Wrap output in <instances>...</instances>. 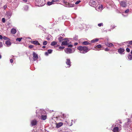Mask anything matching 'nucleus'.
<instances>
[{
    "instance_id": "f257e3e1",
    "label": "nucleus",
    "mask_w": 132,
    "mask_h": 132,
    "mask_svg": "<svg viewBox=\"0 0 132 132\" xmlns=\"http://www.w3.org/2000/svg\"><path fill=\"white\" fill-rule=\"evenodd\" d=\"M77 49L80 51V53L83 54L89 51L88 47L85 46H79L77 47Z\"/></svg>"
},
{
    "instance_id": "f03ea898",
    "label": "nucleus",
    "mask_w": 132,
    "mask_h": 132,
    "mask_svg": "<svg viewBox=\"0 0 132 132\" xmlns=\"http://www.w3.org/2000/svg\"><path fill=\"white\" fill-rule=\"evenodd\" d=\"M89 4L90 6L94 7H96L97 6V5L96 4L95 0H90Z\"/></svg>"
},
{
    "instance_id": "7ed1b4c3",
    "label": "nucleus",
    "mask_w": 132,
    "mask_h": 132,
    "mask_svg": "<svg viewBox=\"0 0 132 132\" xmlns=\"http://www.w3.org/2000/svg\"><path fill=\"white\" fill-rule=\"evenodd\" d=\"M33 59L35 61L38 58V55L37 54L34 52H33Z\"/></svg>"
},
{
    "instance_id": "20e7f679",
    "label": "nucleus",
    "mask_w": 132,
    "mask_h": 132,
    "mask_svg": "<svg viewBox=\"0 0 132 132\" xmlns=\"http://www.w3.org/2000/svg\"><path fill=\"white\" fill-rule=\"evenodd\" d=\"M66 63L68 65L67 67H70L71 66V62L70 61V60L69 59H67L66 60Z\"/></svg>"
},
{
    "instance_id": "39448f33",
    "label": "nucleus",
    "mask_w": 132,
    "mask_h": 132,
    "mask_svg": "<svg viewBox=\"0 0 132 132\" xmlns=\"http://www.w3.org/2000/svg\"><path fill=\"white\" fill-rule=\"evenodd\" d=\"M120 6L122 7H126V2L124 1H121L120 2Z\"/></svg>"
},
{
    "instance_id": "423d86ee",
    "label": "nucleus",
    "mask_w": 132,
    "mask_h": 132,
    "mask_svg": "<svg viewBox=\"0 0 132 132\" xmlns=\"http://www.w3.org/2000/svg\"><path fill=\"white\" fill-rule=\"evenodd\" d=\"M65 52L67 53H72V50L71 48H67L65 50Z\"/></svg>"
},
{
    "instance_id": "0eeeda50",
    "label": "nucleus",
    "mask_w": 132,
    "mask_h": 132,
    "mask_svg": "<svg viewBox=\"0 0 132 132\" xmlns=\"http://www.w3.org/2000/svg\"><path fill=\"white\" fill-rule=\"evenodd\" d=\"M37 121L36 119H34L32 120L31 122V124L32 126H34L37 125Z\"/></svg>"
},
{
    "instance_id": "6e6552de",
    "label": "nucleus",
    "mask_w": 132,
    "mask_h": 132,
    "mask_svg": "<svg viewBox=\"0 0 132 132\" xmlns=\"http://www.w3.org/2000/svg\"><path fill=\"white\" fill-rule=\"evenodd\" d=\"M31 43L32 44L35 45H40V44L38 42L37 40H35L33 41H31Z\"/></svg>"
},
{
    "instance_id": "1a4fd4ad",
    "label": "nucleus",
    "mask_w": 132,
    "mask_h": 132,
    "mask_svg": "<svg viewBox=\"0 0 132 132\" xmlns=\"http://www.w3.org/2000/svg\"><path fill=\"white\" fill-rule=\"evenodd\" d=\"M105 45L109 47H111L114 46V45L113 44L108 42L106 43Z\"/></svg>"
},
{
    "instance_id": "9d476101",
    "label": "nucleus",
    "mask_w": 132,
    "mask_h": 132,
    "mask_svg": "<svg viewBox=\"0 0 132 132\" xmlns=\"http://www.w3.org/2000/svg\"><path fill=\"white\" fill-rule=\"evenodd\" d=\"M63 125V123L62 122H59L58 123H56V127L57 128H58L61 127Z\"/></svg>"
},
{
    "instance_id": "9b49d317",
    "label": "nucleus",
    "mask_w": 132,
    "mask_h": 132,
    "mask_svg": "<svg viewBox=\"0 0 132 132\" xmlns=\"http://www.w3.org/2000/svg\"><path fill=\"white\" fill-rule=\"evenodd\" d=\"M11 32L12 34H14L16 33V30L15 29L13 28L11 29Z\"/></svg>"
},
{
    "instance_id": "f8f14e48",
    "label": "nucleus",
    "mask_w": 132,
    "mask_h": 132,
    "mask_svg": "<svg viewBox=\"0 0 132 132\" xmlns=\"http://www.w3.org/2000/svg\"><path fill=\"white\" fill-rule=\"evenodd\" d=\"M11 43L9 41H7L5 42V44L8 46H9L11 45Z\"/></svg>"
},
{
    "instance_id": "ddd939ff",
    "label": "nucleus",
    "mask_w": 132,
    "mask_h": 132,
    "mask_svg": "<svg viewBox=\"0 0 132 132\" xmlns=\"http://www.w3.org/2000/svg\"><path fill=\"white\" fill-rule=\"evenodd\" d=\"M124 51L123 49L120 48L118 50V51L119 53L121 54Z\"/></svg>"
},
{
    "instance_id": "4468645a",
    "label": "nucleus",
    "mask_w": 132,
    "mask_h": 132,
    "mask_svg": "<svg viewBox=\"0 0 132 132\" xmlns=\"http://www.w3.org/2000/svg\"><path fill=\"white\" fill-rule=\"evenodd\" d=\"M119 128L117 127H115L113 128V131L114 132H117L118 131Z\"/></svg>"
},
{
    "instance_id": "2eb2a0df",
    "label": "nucleus",
    "mask_w": 132,
    "mask_h": 132,
    "mask_svg": "<svg viewBox=\"0 0 132 132\" xmlns=\"http://www.w3.org/2000/svg\"><path fill=\"white\" fill-rule=\"evenodd\" d=\"M82 44L84 45H86L90 44V43L87 41H84L82 43Z\"/></svg>"
},
{
    "instance_id": "dca6fc26",
    "label": "nucleus",
    "mask_w": 132,
    "mask_h": 132,
    "mask_svg": "<svg viewBox=\"0 0 132 132\" xmlns=\"http://www.w3.org/2000/svg\"><path fill=\"white\" fill-rule=\"evenodd\" d=\"M47 116H46L42 115L41 116V119L42 120H45L46 119Z\"/></svg>"
},
{
    "instance_id": "f3484780",
    "label": "nucleus",
    "mask_w": 132,
    "mask_h": 132,
    "mask_svg": "<svg viewBox=\"0 0 132 132\" xmlns=\"http://www.w3.org/2000/svg\"><path fill=\"white\" fill-rule=\"evenodd\" d=\"M63 4L66 6L68 7L69 6V3L67 2L64 1H63Z\"/></svg>"
},
{
    "instance_id": "a211bd4d",
    "label": "nucleus",
    "mask_w": 132,
    "mask_h": 132,
    "mask_svg": "<svg viewBox=\"0 0 132 132\" xmlns=\"http://www.w3.org/2000/svg\"><path fill=\"white\" fill-rule=\"evenodd\" d=\"M68 44V42L67 41H65L62 42L61 45H67Z\"/></svg>"
},
{
    "instance_id": "6ab92c4d",
    "label": "nucleus",
    "mask_w": 132,
    "mask_h": 132,
    "mask_svg": "<svg viewBox=\"0 0 132 132\" xmlns=\"http://www.w3.org/2000/svg\"><path fill=\"white\" fill-rule=\"evenodd\" d=\"M57 43L53 41L51 43V45L52 46H54L57 44Z\"/></svg>"
},
{
    "instance_id": "aec40b11",
    "label": "nucleus",
    "mask_w": 132,
    "mask_h": 132,
    "mask_svg": "<svg viewBox=\"0 0 132 132\" xmlns=\"http://www.w3.org/2000/svg\"><path fill=\"white\" fill-rule=\"evenodd\" d=\"M47 4L48 5H50L53 4V2L52 1L51 2H47Z\"/></svg>"
},
{
    "instance_id": "412c9836",
    "label": "nucleus",
    "mask_w": 132,
    "mask_h": 132,
    "mask_svg": "<svg viewBox=\"0 0 132 132\" xmlns=\"http://www.w3.org/2000/svg\"><path fill=\"white\" fill-rule=\"evenodd\" d=\"M98 40V39H94L91 40V42L92 43H94L97 42Z\"/></svg>"
},
{
    "instance_id": "4be33fe9",
    "label": "nucleus",
    "mask_w": 132,
    "mask_h": 132,
    "mask_svg": "<svg viewBox=\"0 0 132 132\" xmlns=\"http://www.w3.org/2000/svg\"><path fill=\"white\" fill-rule=\"evenodd\" d=\"M63 39V38L61 37H60L58 38V40L60 42H61L62 40Z\"/></svg>"
},
{
    "instance_id": "5701e85b",
    "label": "nucleus",
    "mask_w": 132,
    "mask_h": 132,
    "mask_svg": "<svg viewBox=\"0 0 132 132\" xmlns=\"http://www.w3.org/2000/svg\"><path fill=\"white\" fill-rule=\"evenodd\" d=\"M22 39V38H17L16 39V41H18L19 42H20L21 40Z\"/></svg>"
},
{
    "instance_id": "b1692460",
    "label": "nucleus",
    "mask_w": 132,
    "mask_h": 132,
    "mask_svg": "<svg viewBox=\"0 0 132 132\" xmlns=\"http://www.w3.org/2000/svg\"><path fill=\"white\" fill-rule=\"evenodd\" d=\"M128 58L130 60H132V55H130L128 56Z\"/></svg>"
},
{
    "instance_id": "393cba45",
    "label": "nucleus",
    "mask_w": 132,
    "mask_h": 132,
    "mask_svg": "<svg viewBox=\"0 0 132 132\" xmlns=\"http://www.w3.org/2000/svg\"><path fill=\"white\" fill-rule=\"evenodd\" d=\"M47 44V42L45 40L43 42V45H46Z\"/></svg>"
},
{
    "instance_id": "a878e982",
    "label": "nucleus",
    "mask_w": 132,
    "mask_h": 132,
    "mask_svg": "<svg viewBox=\"0 0 132 132\" xmlns=\"http://www.w3.org/2000/svg\"><path fill=\"white\" fill-rule=\"evenodd\" d=\"M52 50H47V52L48 54H50L52 53Z\"/></svg>"
},
{
    "instance_id": "bb28decb",
    "label": "nucleus",
    "mask_w": 132,
    "mask_h": 132,
    "mask_svg": "<svg viewBox=\"0 0 132 132\" xmlns=\"http://www.w3.org/2000/svg\"><path fill=\"white\" fill-rule=\"evenodd\" d=\"M103 5H101L98 7V9L100 10H102L103 9Z\"/></svg>"
},
{
    "instance_id": "cd10ccee",
    "label": "nucleus",
    "mask_w": 132,
    "mask_h": 132,
    "mask_svg": "<svg viewBox=\"0 0 132 132\" xmlns=\"http://www.w3.org/2000/svg\"><path fill=\"white\" fill-rule=\"evenodd\" d=\"M81 2V1L79 0L77 1L75 3V4L76 5L78 4Z\"/></svg>"
},
{
    "instance_id": "c85d7f7f",
    "label": "nucleus",
    "mask_w": 132,
    "mask_h": 132,
    "mask_svg": "<svg viewBox=\"0 0 132 132\" xmlns=\"http://www.w3.org/2000/svg\"><path fill=\"white\" fill-rule=\"evenodd\" d=\"M98 25L99 27H101V26H103V23H101L99 24H98Z\"/></svg>"
},
{
    "instance_id": "c756f323",
    "label": "nucleus",
    "mask_w": 132,
    "mask_h": 132,
    "mask_svg": "<svg viewBox=\"0 0 132 132\" xmlns=\"http://www.w3.org/2000/svg\"><path fill=\"white\" fill-rule=\"evenodd\" d=\"M129 121H128L127 122V123H126L125 124V126H126V127H128V126L129 125Z\"/></svg>"
},
{
    "instance_id": "7c9ffc66",
    "label": "nucleus",
    "mask_w": 132,
    "mask_h": 132,
    "mask_svg": "<svg viewBox=\"0 0 132 132\" xmlns=\"http://www.w3.org/2000/svg\"><path fill=\"white\" fill-rule=\"evenodd\" d=\"M2 22L4 23L5 22V19L4 18H3L2 19Z\"/></svg>"
},
{
    "instance_id": "2f4dec72",
    "label": "nucleus",
    "mask_w": 132,
    "mask_h": 132,
    "mask_svg": "<svg viewBox=\"0 0 132 132\" xmlns=\"http://www.w3.org/2000/svg\"><path fill=\"white\" fill-rule=\"evenodd\" d=\"M101 47L100 45H98L96 46V47L98 48H100Z\"/></svg>"
},
{
    "instance_id": "473e14b6",
    "label": "nucleus",
    "mask_w": 132,
    "mask_h": 132,
    "mask_svg": "<svg viewBox=\"0 0 132 132\" xmlns=\"http://www.w3.org/2000/svg\"><path fill=\"white\" fill-rule=\"evenodd\" d=\"M128 42L129 44L132 45V40L128 41Z\"/></svg>"
},
{
    "instance_id": "72a5a7b5",
    "label": "nucleus",
    "mask_w": 132,
    "mask_h": 132,
    "mask_svg": "<svg viewBox=\"0 0 132 132\" xmlns=\"http://www.w3.org/2000/svg\"><path fill=\"white\" fill-rule=\"evenodd\" d=\"M34 47V46L32 45H30L29 46V48H32Z\"/></svg>"
},
{
    "instance_id": "f704fd0d",
    "label": "nucleus",
    "mask_w": 132,
    "mask_h": 132,
    "mask_svg": "<svg viewBox=\"0 0 132 132\" xmlns=\"http://www.w3.org/2000/svg\"><path fill=\"white\" fill-rule=\"evenodd\" d=\"M129 9H127L125 11V13H127L129 12Z\"/></svg>"
},
{
    "instance_id": "c9c22d12",
    "label": "nucleus",
    "mask_w": 132,
    "mask_h": 132,
    "mask_svg": "<svg viewBox=\"0 0 132 132\" xmlns=\"http://www.w3.org/2000/svg\"><path fill=\"white\" fill-rule=\"evenodd\" d=\"M59 0H52V2H56L58 1H59Z\"/></svg>"
},
{
    "instance_id": "e433bc0d",
    "label": "nucleus",
    "mask_w": 132,
    "mask_h": 132,
    "mask_svg": "<svg viewBox=\"0 0 132 132\" xmlns=\"http://www.w3.org/2000/svg\"><path fill=\"white\" fill-rule=\"evenodd\" d=\"M64 48V47L60 46L59 47V49L60 50H63Z\"/></svg>"
},
{
    "instance_id": "4c0bfd02",
    "label": "nucleus",
    "mask_w": 132,
    "mask_h": 132,
    "mask_svg": "<svg viewBox=\"0 0 132 132\" xmlns=\"http://www.w3.org/2000/svg\"><path fill=\"white\" fill-rule=\"evenodd\" d=\"M126 51L127 52H130V49L128 48H127L126 49Z\"/></svg>"
},
{
    "instance_id": "58836bf2",
    "label": "nucleus",
    "mask_w": 132,
    "mask_h": 132,
    "mask_svg": "<svg viewBox=\"0 0 132 132\" xmlns=\"http://www.w3.org/2000/svg\"><path fill=\"white\" fill-rule=\"evenodd\" d=\"M3 44L2 42H0V47H1L2 46Z\"/></svg>"
},
{
    "instance_id": "ea45409f",
    "label": "nucleus",
    "mask_w": 132,
    "mask_h": 132,
    "mask_svg": "<svg viewBox=\"0 0 132 132\" xmlns=\"http://www.w3.org/2000/svg\"><path fill=\"white\" fill-rule=\"evenodd\" d=\"M7 6L6 5H5L3 7L4 9H5L7 7Z\"/></svg>"
},
{
    "instance_id": "a19ab883",
    "label": "nucleus",
    "mask_w": 132,
    "mask_h": 132,
    "mask_svg": "<svg viewBox=\"0 0 132 132\" xmlns=\"http://www.w3.org/2000/svg\"><path fill=\"white\" fill-rule=\"evenodd\" d=\"M72 45L71 44H70L68 45V47H72Z\"/></svg>"
},
{
    "instance_id": "79ce46f5",
    "label": "nucleus",
    "mask_w": 132,
    "mask_h": 132,
    "mask_svg": "<svg viewBox=\"0 0 132 132\" xmlns=\"http://www.w3.org/2000/svg\"><path fill=\"white\" fill-rule=\"evenodd\" d=\"M3 39L5 40H6L8 38L5 36L3 37Z\"/></svg>"
},
{
    "instance_id": "37998d69",
    "label": "nucleus",
    "mask_w": 132,
    "mask_h": 132,
    "mask_svg": "<svg viewBox=\"0 0 132 132\" xmlns=\"http://www.w3.org/2000/svg\"><path fill=\"white\" fill-rule=\"evenodd\" d=\"M10 61L11 63H12L13 62V60L12 59H11L10 60Z\"/></svg>"
},
{
    "instance_id": "c03bdc74",
    "label": "nucleus",
    "mask_w": 132,
    "mask_h": 132,
    "mask_svg": "<svg viewBox=\"0 0 132 132\" xmlns=\"http://www.w3.org/2000/svg\"><path fill=\"white\" fill-rule=\"evenodd\" d=\"M105 50L106 51H108L109 50L108 48H106L105 49Z\"/></svg>"
},
{
    "instance_id": "a18cd8bd",
    "label": "nucleus",
    "mask_w": 132,
    "mask_h": 132,
    "mask_svg": "<svg viewBox=\"0 0 132 132\" xmlns=\"http://www.w3.org/2000/svg\"><path fill=\"white\" fill-rule=\"evenodd\" d=\"M48 52H46L45 53V54L46 55H48Z\"/></svg>"
},
{
    "instance_id": "49530a36",
    "label": "nucleus",
    "mask_w": 132,
    "mask_h": 132,
    "mask_svg": "<svg viewBox=\"0 0 132 132\" xmlns=\"http://www.w3.org/2000/svg\"><path fill=\"white\" fill-rule=\"evenodd\" d=\"M3 38L2 36L1 35H0V39H2Z\"/></svg>"
},
{
    "instance_id": "de8ad7c7",
    "label": "nucleus",
    "mask_w": 132,
    "mask_h": 132,
    "mask_svg": "<svg viewBox=\"0 0 132 132\" xmlns=\"http://www.w3.org/2000/svg\"><path fill=\"white\" fill-rule=\"evenodd\" d=\"M78 44V43H77L76 42V43H75L74 45H77Z\"/></svg>"
},
{
    "instance_id": "09e8293b",
    "label": "nucleus",
    "mask_w": 132,
    "mask_h": 132,
    "mask_svg": "<svg viewBox=\"0 0 132 132\" xmlns=\"http://www.w3.org/2000/svg\"><path fill=\"white\" fill-rule=\"evenodd\" d=\"M111 28H112L113 29H114V28H115V27L114 26H111Z\"/></svg>"
},
{
    "instance_id": "8fccbe9b",
    "label": "nucleus",
    "mask_w": 132,
    "mask_h": 132,
    "mask_svg": "<svg viewBox=\"0 0 132 132\" xmlns=\"http://www.w3.org/2000/svg\"><path fill=\"white\" fill-rule=\"evenodd\" d=\"M23 1V2H27V0H22Z\"/></svg>"
},
{
    "instance_id": "3c124183",
    "label": "nucleus",
    "mask_w": 132,
    "mask_h": 132,
    "mask_svg": "<svg viewBox=\"0 0 132 132\" xmlns=\"http://www.w3.org/2000/svg\"><path fill=\"white\" fill-rule=\"evenodd\" d=\"M7 14H8V13ZM7 16H8L10 17L9 18H10V17L11 15H10V14H7Z\"/></svg>"
},
{
    "instance_id": "603ef678",
    "label": "nucleus",
    "mask_w": 132,
    "mask_h": 132,
    "mask_svg": "<svg viewBox=\"0 0 132 132\" xmlns=\"http://www.w3.org/2000/svg\"><path fill=\"white\" fill-rule=\"evenodd\" d=\"M46 47V46H42V48H45Z\"/></svg>"
},
{
    "instance_id": "864d4df0",
    "label": "nucleus",
    "mask_w": 132,
    "mask_h": 132,
    "mask_svg": "<svg viewBox=\"0 0 132 132\" xmlns=\"http://www.w3.org/2000/svg\"><path fill=\"white\" fill-rule=\"evenodd\" d=\"M63 116L64 118H65V116H64V114H63Z\"/></svg>"
},
{
    "instance_id": "5fc2aeb1",
    "label": "nucleus",
    "mask_w": 132,
    "mask_h": 132,
    "mask_svg": "<svg viewBox=\"0 0 132 132\" xmlns=\"http://www.w3.org/2000/svg\"><path fill=\"white\" fill-rule=\"evenodd\" d=\"M1 55H0V59H1Z\"/></svg>"
},
{
    "instance_id": "6e6d98bb",
    "label": "nucleus",
    "mask_w": 132,
    "mask_h": 132,
    "mask_svg": "<svg viewBox=\"0 0 132 132\" xmlns=\"http://www.w3.org/2000/svg\"><path fill=\"white\" fill-rule=\"evenodd\" d=\"M131 53L132 54V50L131 51Z\"/></svg>"
},
{
    "instance_id": "4d7b16f0",
    "label": "nucleus",
    "mask_w": 132,
    "mask_h": 132,
    "mask_svg": "<svg viewBox=\"0 0 132 132\" xmlns=\"http://www.w3.org/2000/svg\"><path fill=\"white\" fill-rule=\"evenodd\" d=\"M72 125V124L71 125H70V126H71Z\"/></svg>"
},
{
    "instance_id": "13d9d810",
    "label": "nucleus",
    "mask_w": 132,
    "mask_h": 132,
    "mask_svg": "<svg viewBox=\"0 0 132 132\" xmlns=\"http://www.w3.org/2000/svg\"><path fill=\"white\" fill-rule=\"evenodd\" d=\"M120 122V123H122V122Z\"/></svg>"
}]
</instances>
